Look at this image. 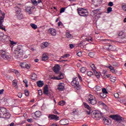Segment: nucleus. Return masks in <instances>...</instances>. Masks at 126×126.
<instances>
[{
  "label": "nucleus",
  "instance_id": "26",
  "mask_svg": "<svg viewBox=\"0 0 126 126\" xmlns=\"http://www.w3.org/2000/svg\"><path fill=\"white\" fill-rule=\"evenodd\" d=\"M48 59H49V57H48V56H47L46 54H43L42 58V61H47V60H48Z\"/></svg>",
  "mask_w": 126,
  "mask_h": 126
},
{
  "label": "nucleus",
  "instance_id": "9",
  "mask_svg": "<svg viewBox=\"0 0 126 126\" xmlns=\"http://www.w3.org/2000/svg\"><path fill=\"white\" fill-rule=\"evenodd\" d=\"M2 16H1L0 17V29H2V30H5V28L1 26L2 22H3V21L4 20L5 14L4 13H2Z\"/></svg>",
  "mask_w": 126,
  "mask_h": 126
},
{
  "label": "nucleus",
  "instance_id": "54",
  "mask_svg": "<svg viewBox=\"0 0 126 126\" xmlns=\"http://www.w3.org/2000/svg\"><path fill=\"white\" fill-rule=\"evenodd\" d=\"M18 97H19V98H21L22 97V93H19L18 94Z\"/></svg>",
  "mask_w": 126,
  "mask_h": 126
},
{
  "label": "nucleus",
  "instance_id": "1",
  "mask_svg": "<svg viewBox=\"0 0 126 126\" xmlns=\"http://www.w3.org/2000/svg\"><path fill=\"white\" fill-rule=\"evenodd\" d=\"M10 116V113L6 112V108L0 107V118L2 119H9Z\"/></svg>",
  "mask_w": 126,
  "mask_h": 126
},
{
  "label": "nucleus",
  "instance_id": "60",
  "mask_svg": "<svg viewBox=\"0 0 126 126\" xmlns=\"http://www.w3.org/2000/svg\"><path fill=\"white\" fill-rule=\"evenodd\" d=\"M38 94L39 95V96H41V95H42V90H38Z\"/></svg>",
  "mask_w": 126,
  "mask_h": 126
},
{
  "label": "nucleus",
  "instance_id": "12",
  "mask_svg": "<svg viewBox=\"0 0 126 126\" xmlns=\"http://www.w3.org/2000/svg\"><path fill=\"white\" fill-rule=\"evenodd\" d=\"M48 118L50 119V120H54L55 121H59V119H60L59 116L55 115H49Z\"/></svg>",
  "mask_w": 126,
  "mask_h": 126
},
{
  "label": "nucleus",
  "instance_id": "19",
  "mask_svg": "<svg viewBox=\"0 0 126 126\" xmlns=\"http://www.w3.org/2000/svg\"><path fill=\"white\" fill-rule=\"evenodd\" d=\"M25 10L28 13H29V14H31V13H32V8L30 6L26 7Z\"/></svg>",
  "mask_w": 126,
  "mask_h": 126
},
{
  "label": "nucleus",
  "instance_id": "39",
  "mask_svg": "<svg viewBox=\"0 0 126 126\" xmlns=\"http://www.w3.org/2000/svg\"><path fill=\"white\" fill-rule=\"evenodd\" d=\"M95 55V54L93 52H90L89 53V56L90 57V58H93L94 56Z\"/></svg>",
  "mask_w": 126,
  "mask_h": 126
},
{
  "label": "nucleus",
  "instance_id": "31",
  "mask_svg": "<svg viewBox=\"0 0 126 126\" xmlns=\"http://www.w3.org/2000/svg\"><path fill=\"white\" fill-rule=\"evenodd\" d=\"M94 89L96 91V92H98V91H101V90H102V88H101V87L99 86H97L94 88Z\"/></svg>",
  "mask_w": 126,
  "mask_h": 126
},
{
  "label": "nucleus",
  "instance_id": "18",
  "mask_svg": "<svg viewBox=\"0 0 126 126\" xmlns=\"http://www.w3.org/2000/svg\"><path fill=\"white\" fill-rule=\"evenodd\" d=\"M118 36L121 39H125L126 38V33L124 32H120L118 33Z\"/></svg>",
  "mask_w": 126,
  "mask_h": 126
},
{
  "label": "nucleus",
  "instance_id": "17",
  "mask_svg": "<svg viewBox=\"0 0 126 126\" xmlns=\"http://www.w3.org/2000/svg\"><path fill=\"white\" fill-rule=\"evenodd\" d=\"M49 33H51L52 36H56L57 34V31L54 29H50L48 30Z\"/></svg>",
  "mask_w": 126,
  "mask_h": 126
},
{
  "label": "nucleus",
  "instance_id": "40",
  "mask_svg": "<svg viewBox=\"0 0 126 126\" xmlns=\"http://www.w3.org/2000/svg\"><path fill=\"white\" fill-rule=\"evenodd\" d=\"M102 93H104L105 94H108V92H107V90H106V88H103L102 90Z\"/></svg>",
  "mask_w": 126,
  "mask_h": 126
},
{
  "label": "nucleus",
  "instance_id": "6",
  "mask_svg": "<svg viewBox=\"0 0 126 126\" xmlns=\"http://www.w3.org/2000/svg\"><path fill=\"white\" fill-rule=\"evenodd\" d=\"M15 8L17 9V10L16 11V17L20 20L23 19V14L21 13V9L18 7H16Z\"/></svg>",
  "mask_w": 126,
  "mask_h": 126
},
{
  "label": "nucleus",
  "instance_id": "42",
  "mask_svg": "<svg viewBox=\"0 0 126 126\" xmlns=\"http://www.w3.org/2000/svg\"><path fill=\"white\" fill-rule=\"evenodd\" d=\"M112 11V7H109L107 8V13H110Z\"/></svg>",
  "mask_w": 126,
  "mask_h": 126
},
{
  "label": "nucleus",
  "instance_id": "14",
  "mask_svg": "<svg viewBox=\"0 0 126 126\" xmlns=\"http://www.w3.org/2000/svg\"><path fill=\"white\" fill-rule=\"evenodd\" d=\"M41 115L42 114L39 111H37L34 113V116L33 117V119L34 120H37V118H40Z\"/></svg>",
  "mask_w": 126,
  "mask_h": 126
},
{
  "label": "nucleus",
  "instance_id": "2",
  "mask_svg": "<svg viewBox=\"0 0 126 126\" xmlns=\"http://www.w3.org/2000/svg\"><path fill=\"white\" fill-rule=\"evenodd\" d=\"M86 99L87 102H88L89 104H91V105H96V104H97L96 97L92 94H88L86 97Z\"/></svg>",
  "mask_w": 126,
  "mask_h": 126
},
{
  "label": "nucleus",
  "instance_id": "49",
  "mask_svg": "<svg viewBox=\"0 0 126 126\" xmlns=\"http://www.w3.org/2000/svg\"><path fill=\"white\" fill-rule=\"evenodd\" d=\"M3 36V33L0 32V40H2V37Z\"/></svg>",
  "mask_w": 126,
  "mask_h": 126
},
{
  "label": "nucleus",
  "instance_id": "59",
  "mask_svg": "<svg viewBox=\"0 0 126 126\" xmlns=\"http://www.w3.org/2000/svg\"><path fill=\"white\" fill-rule=\"evenodd\" d=\"M54 114H55L56 115H59V113L56 109H55L53 111Z\"/></svg>",
  "mask_w": 126,
  "mask_h": 126
},
{
  "label": "nucleus",
  "instance_id": "7",
  "mask_svg": "<svg viewBox=\"0 0 126 126\" xmlns=\"http://www.w3.org/2000/svg\"><path fill=\"white\" fill-rule=\"evenodd\" d=\"M0 53L2 59L4 60H10V57H9V55H8V53L6 52V51L1 50H0Z\"/></svg>",
  "mask_w": 126,
  "mask_h": 126
},
{
  "label": "nucleus",
  "instance_id": "5",
  "mask_svg": "<svg viewBox=\"0 0 126 126\" xmlns=\"http://www.w3.org/2000/svg\"><path fill=\"white\" fill-rule=\"evenodd\" d=\"M92 117L95 120H100L102 117V114L99 111H94L92 113Z\"/></svg>",
  "mask_w": 126,
  "mask_h": 126
},
{
  "label": "nucleus",
  "instance_id": "37",
  "mask_svg": "<svg viewBox=\"0 0 126 126\" xmlns=\"http://www.w3.org/2000/svg\"><path fill=\"white\" fill-rule=\"evenodd\" d=\"M100 96H101L102 98H106V97H107V94L101 93L100 94Z\"/></svg>",
  "mask_w": 126,
  "mask_h": 126
},
{
  "label": "nucleus",
  "instance_id": "52",
  "mask_svg": "<svg viewBox=\"0 0 126 126\" xmlns=\"http://www.w3.org/2000/svg\"><path fill=\"white\" fill-rule=\"evenodd\" d=\"M65 10V8H62L60 10V13H63V12Z\"/></svg>",
  "mask_w": 126,
  "mask_h": 126
},
{
  "label": "nucleus",
  "instance_id": "36",
  "mask_svg": "<svg viewBox=\"0 0 126 126\" xmlns=\"http://www.w3.org/2000/svg\"><path fill=\"white\" fill-rule=\"evenodd\" d=\"M116 80H117V78L116 77H110V81H112V82H115Z\"/></svg>",
  "mask_w": 126,
  "mask_h": 126
},
{
  "label": "nucleus",
  "instance_id": "32",
  "mask_svg": "<svg viewBox=\"0 0 126 126\" xmlns=\"http://www.w3.org/2000/svg\"><path fill=\"white\" fill-rule=\"evenodd\" d=\"M94 72L96 77H97L98 79L100 78V74H99V73H98L96 70H94Z\"/></svg>",
  "mask_w": 126,
  "mask_h": 126
},
{
  "label": "nucleus",
  "instance_id": "30",
  "mask_svg": "<svg viewBox=\"0 0 126 126\" xmlns=\"http://www.w3.org/2000/svg\"><path fill=\"white\" fill-rule=\"evenodd\" d=\"M86 70H87V68L85 67H81L80 69V71L82 73H85V72H86Z\"/></svg>",
  "mask_w": 126,
  "mask_h": 126
},
{
  "label": "nucleus",
  "instance_id": "51",
  "mask_svg": "<svg viewBox=\"0 0 126 126\" xmlns=\"http://www.w3.org/2000/svg\"><path fill=\"white\" fill-rule=\"evenodd\" d=\"M77 56H78V57H81V56H82V53H81V52H79L77 53Z\"/></svg>",
  "mask_w": 126,
  "mask_h": 126
},
{
  "label": "nucleus",
  "instance_id": "13",
  "mask_svg": "<svg viewBox=\"0 0 126 126\" xmlns=\"http://www.w3.org/2000/svg\"><path fill=\"white\" fill-rule=\"evenodd\" d=\"M60 124L62 126H66V125H68V120L67 119H63L60 121Z\"/></svg>",
  "mask_w": 126,
  "mask_h": 126
},
{
  "label": "nucleus",
  "instance_id": "16",
  "mask_svg": "<svg viewBox=\"0 0 126 126\" xmlns=\"http://www.w3.org/2000/svg\"><path fill=\"white\" fill-rule=\"evenodd\" d=\"M60 65L57 64L53 67V69L55 73H58V72L60 71Z\"/></svg>",
  "mask_w": 126,
  "mask_h": 126
},
{
  "label": "nucleus",
  "instance_id": "53",
  "mask_svg": "<svg viewBox=\"0 0 126 126\" xmlns=\"http://www.w3.org/2000/svg\"><path fill=\"white\" fill-rule=\"evenodd\" d=\"M111 71L112 72V73H117V72H118V71L114 69H112Z\"/></svg>",
  "mask_w": 126,
  "mask_h": 126
},
{
  "label": "nucleus",
  "instance_id": "56",
  "mask_svg": "<svg viewBox=\"0 0 126 126\" xmlns=\"http://www.w3.org/2000/svg\"><path fill=\"white\" fill-rule=\"evenodd\" d=\"M119 94H118V93H116L114 94V97L115 98H119Z\"/></svg>",
  "mask_w": 126,
  "mask_h": 126
},
{
  "label": "nucleus",
  "instance_id": "43",
  "mask_svg": "<svg viewBox=\"0 0 126 126\" xmlns=\"http://www.w3.org/2000/svg\"><path fill=\"white\" fill-rule=\"evenodd\" d=\"M112 65H113V66H118V65H119V64L116 62H113L112 63Z\"/></svg>",
  "mask_w": 126,
  "mask_h": 126
},
{
  "label": "nucleus",
  "instance_id": "20",
  "mask_svg": "<svg viewBox=\"0 0 126 126\" xmlns=\"http://www.w3.org/2000/svg\"><path fill=\"white\" fill-rule=\"evenodd\" d=\"M21 50L20 49H17L16 50H14V54H15V56L16 57H19L20 56V52Z\"/></svg>",
  "mask_w": 126,
  "mask_h": 126
},
{
  "label": "nucleus",
  "instance_id": "25",
  "mask_svg": "<svg viewBox=\"0 0 126 126\" xmlns=\"http://www.w3.org/2000/svg\"><path fill=\"white\" fill-rule=\"evenodd\" d=\"M66 37H67L68 39H72L73 38L72 35H71L69 32H66Z\"/></svg>",
  "mask_w": 126,
  "mask_h": 126
},
{
  "label": "nucleus",
  "instance_id": "28",
  "mask_svg": "<svg viewBox=\"0 0 126 126\" xmlns=\"http://www.w3.org/2000/svg\"><path fill=\"white\" fill-rule=\"evenodd\" d=\"M9 39V37L6 35H4L3 34L2 38L1 39V41H5Z\"/></svg>",
  "mask_w": 126,
  "mask_h": 126
},
{
  "label": "nucleus",
  "instance_id": "23",
  "mask_svg": "<svg viewBox=\"0 0 126 126\" xmlns=\"http://www.w3.org/2000/svg\"><path fill=\"white\" fill-rule=\"evenodd\" d=\"M49 46V43L48 42H43L41 45V49H44L45 48H47V47Z\"/></svg>",
  "mask_w": 126,
  "mask_h": 126
},
{
  "label": "nucleus",
  "instance_id": "61",
  "mask_svg": "<svg viewBox=\"0 0 126 126\" xmlns=\"http://www.w3.org/2000/svg\"><path fill=\"white\" fill-rule=\"evenodd\" d=\"M69 46H70V49H73V48H74V45H73V44H71L69 45Z\"/></svg>",
  "mask_w": 126,
  "mask_h": 126
},
{
  "label": "nucleus",
  "instance_id": "8",
  "mask_svg": "<svg viewBox=\"0 0 126 126\" xmlns=\"http://www.w3.org/2000/svg\"><path fill=\"white\" fill-rule=\"evenodd\" d=\"M110 118L113 120H115L117 122H121V121H123V117L117 115H111Z\"/></svg>",
  "mask_w": 126,
  "mask_h": 126
},
{
  "label": "nucleus",
  "instance_id": "50",
  "mask_svg": "<svg viewBox=\"0 0 126 126\" xmlns=\"http://www.w3.org/2000/svg\"><path fill=\"white\" fill-rule=\"evenodd\" d=\"M113 5H114V3H113V2L110 1L108 3L109 6H113Z\"/></svg>",
  "mask_w": 126,
  "mask_h": 126
},
{
  "label": "nucleus",
  "instance_id": "11",
  "mask_svg": "<svg viewBox=\"0 0 126 126\" xmlns=\"http://www.w3.org/2000/svg\"><path fill=\"white\" fill-rule=\"evenodd\" d=\"M58 90H59V91H63V90H64V83H61L59 84Z\"/></svg>",
  "mask_w": 126,
  "mask_h": 126
},
{
  "label": "nucleus",
  "instance_id": "29",
  "mask_svg": "<svg viewBox=\"0 0 126 126\" xmlns=\"http://www.w3.org/2000/svg\"><path fill=\"white\" fill-rule=\"evenodd\" d=\"M12 83H13V86L14 87H15L16 88H17L18 86H17V81L16 80H14L12 81Z\"/></svg>",
  "mask_w": 126,
  "mask_h": 126
},
{
  "label": "nucleus",
  "instance_id": "24",
  "mask_svg": "<svg viewBox=\"0 0 126 126\" xmlns=\"http://www.w3.org/2000/svg\"><path fill=\"white\" fill-rule=\"evenodd\" d=\"M103 121L105 125H109L110 124V119L108 118H104Z\"/></svg>",
  "mask_w": 126,
  "mask_h": 126
},
{
  "label": "nucleus",
  "instance_id": "48",
  "mask_svg": "<svg viewBox=\"0 0 126 126\" xmlns=\"http://www.w3.org/2000/svg\"><path fill=\"white\" fill-rule=\"evenodd\" d=\"M108 68H109L110 69V71H111L114 69V67L112 66V65H110L109 66H107Z\"/></svg>",
  "mask_w": 126,
  "mask_h": 126
},
{
  "label": "nucleus",
  "instance_id": "22",
  "mask_svg": "<svg viewBox=\"0 0 126 126\" xmlns=\"http://www.w3.org/2000/svg\"><path fill=\"white\" fill-rule=\"evenodd\" d=\"M36 84L38 87H43L44 85V82L43 81H38L37 82Z\"/></svg>",
  "mask_w": 126,
  "mask_h": 126
},
{
  "label": "nucleus",
  "instance_id": "21",
  "mask_svg": "<svg viewBox=\"0 0 126 126\" xmlns=\"http://www.w3.org/2000/svg\"><path fill=\"white\" fill-rule=\"evenodd\" d=\"M63 79V75L62 73L58 76L55 77V80H61Z\"/></svg>",
  "mask_w": 126,
  "mask_h": 126
},
{
  "label": "nucleus",
  "instance_id": "33",
  "mask_svg": "<svg viewBox=\"0 0 126 126\" xmlns=\"http://www.w3.org/2000/svg\"><path fill=\"white\" fill-rule=\"evenodd\" d=\"M84 105L85 106V108H86V109L89 110V111H90L91 110V107H90V106L88 105L87 103H84Z\"/></svg>",
  "mask_w": 126,
  "mask_h": 126
},
{
  "label": "nucleus",
  "instance_id": "3",
  "mask_svg": "<svg viewBox=\"0 0 126 126\" xmlns=\"http://www.w3.org/2000/svg\"><path fill=\"white\" fill-rule=\"evenodd\" d=\"M78 13L80 15V16H84V17H87L88 16V11L87 9L82 8H79L77 9Z\"/></svg>",
  "mask_w": 126,
  "mask_h": 126
},
{
  "label": "nucleus",
  "instance_id": "10",
  "mask_svg": "<svg viewBox=\"0 0 126 126\" xmlns=\"http://www.w3.org/2000/svg\"><path fill=\"white\" fill-rule=\"evenodd\" d=\"M20 66L22 67V68H27L29 69L31 66L29 64H27L26 62H23L20 64Z\"/></svg>",
  "mask_w": 126,
  "mask_h": 126
},
{
  "label": "nucleus",
  "instance_id": "46",
  "mask_svg": "<svg viewBox=\"0 0 126 126\" xmlns=\"http://www.w3.org/2000/svg\"><path fill=\"white\" fill-rule=\"evenodd\" d=\"M26 96H29V91L28 90H26L25 92Z\"/></svg>",
  "mask_w": 126,
  "mask_h": 126
},
{
  "label": "nucleus",
  "instance_id": "64",
  "mask_svg": "<svg viewBox=\"0 0 126 126\" xmlns=\"http://www.w3.org/2000/svg\"><path fill=\"white\" fill-rule=\"evenodd\" d=\"M15 126V124H14V123H11L9 125V126Z\"/></svg>",
  "mask_w": 126,
  "mask_h": 126
},
{
  "label": "nucleus",
  "instance_id": "55",
  "mask_svg": "<svg viewBox=\"0 0 126 126\" xmlns=\"http://www.w3.org/2000/svg\"><path fill=\"white\" fill-rule=\"evenodd\" d=\"M78 77L81 81H82V78L81 77V76H80V75H79V74H78Z\"/></svg>",
  "mask_w": 126,
  "mask_h": 126
},
{
  "label": "nucleus",
  "instance_id": "57",
  "mask_svg": "<svg viewBox=\"0 0 126 126\" xmlns=\"http://www.w3.org/2000/svg\"><path fill=\"white\" fill-rule=\"evenodd\" d=\"M32 121H33V119H32V118L27 119V122H28L29 123H32Z\"/></svg>",
  "mask_w": 126,
  "mask_h": 126
},
{
  "label": "nucleus",
  "instance_id": "63",
  "mask_svg": "<svg viewBox=\"0 0 126 126\" xmlns=\"http://www.w3.org/2000/svg\"><path fill=\"white\" fill-rule=\"evenodd\" d=\"M99 9L94 10V13H96L97 12V11H99Z\"/></svg>",
  "mask_w": 126,
  "mask_h": 126
},
{
  "label": "nucleus",
  "instance_id": "47",
  "mask_svg": "<svg viewBox=\"0 0 126 126\" xmlns=\"http://www.w3.org/2000/svg\"><path fill=\"white\" fill-rule=\"evenodd\" d=\"M122 9L123 10H124V11L126 12V4L122 5Z\"/></svg>",
  "mask_w": 126,
  "mask_h": 126
},
{
  "label": "nucleus",
  "instance_id": "62",
  "mask_svg": "<svg viewBox=\"0 0 126 126\" xmlns=\"http://www.w3.org/2000/svg\"><path fill=\"white\" fill-rule=\"evenodd\" d=\"M33 4H34V5H37V1L36 0H34L33 2H32Z\"/></svg>",
  "mask_w": 126,
  "mask_h": 126
},
{
  "label": "nucleus",
  "instance_id": "38",
  "mask_svg": "<svg viewBox=\"0 0 126 126\" xmlns=\"http://www.w3.org/2000/svg\"><path fill=\"white\" fill-rule=\"evenodd\" d=\"M31 26L33 28V29H37V28H38L37 25L34 24H31Z\"/></svg>",
  "mask_w": 126,
  "mask_h": 126
},
{
  "label": "nucleus",
  "instance_id": "58",
  "mask_svg": "<svg viewBox=\"0 0 126 126\" xmlns=\"http://www.w3.org/2000/svg\"><path fill=\"white\" fill-rule=\"evenodd\" d=\"M10 42L11 45H16V43H15L13 41L11 40Z\"/></svg>",
  "mask_w": 126,
  "mask_h": 126
},
{
  "label": "nucleus",
  "instance_id": "34",
  "mask_svg": "<svg viewBox=\"0 0 126 126\" xmlns=\"http://www.w3.org/2000/svg\"><path fill=\"white\" fill-rule=\"evenodd\" d=\"M32 80H37V75L36 74H33L32 75Z\"/></svg>",
  "mask_w": 126,
  "mask_h": 126
},
{
  "label": "nucleus",
  "instance_id": "27",
  "mask_svg": "<svg viewBox=\"0 0 126 126\" xmlns=\"http://www.w3.org/2000/svg\"><path fill=\"white\" fill-rule=\"evenodd\" d=\"M108 50H110V51H115L116 50V47L112 46V45L109 44L108 45Z\"/></svg>",
  "mask_w": 126,
  "mask_h": 126
},
{
  "label": "nucleus",
  "instance_id": "45",
  "mask_svg": "<svg viewBox=\"0 0 126 126\" xmlns=\"http://www.w3.org/2000/svg\"><path fill=\"white\" fill-rule=\"evenodd\" d=\"M92 1L93 3H94V4H97L98 3V0H92Z\"/></svg>",
  "mask_w": 126,
  "mask_h": 126
},
{
  "label": "nucleus",
  "instance_id": "15",
  "mask_svg": "<svg viewBox=\"0 0 126 126\" xmlns=\"http://www.w3.org/2000/svg\"><path fill=\"white\" fill-rule=\"evenodd\" d=\"M43 93L46 96L49 95V88L48 87V85H46L43 89Z\"/></svg>",
  "mask_w": 126,
  "mask_h": 126
},
{
  "label": "nucleus",
  "instance_id": "4",
  "mask_svg": "<svg viewBox=\"0 0 126 126\" xmlns=\"http://www.w3.org/2000/svg\"><path fill=\"white\" fill-rule=\"evenodd\" d=\"M71 84L73 86L74 88L79 90L80 89V85H79V82L77 80V77H75L73 78L72 81L71 82Z\"/></svg>",
  "mask_w": 126,
  "mask_h": 126
},
{
  "label": "nucleus",
  "instance_id": "35",
  "mask_svg": "<svg viewBox=\"0 0 126 126\" xmlns=\"http://www.w3.org/2000/svg\"><path fill=\"white\" fill-rule=\"evenodd\" d=\"M58 104L60 106H64V105H65V101L62 100L60 101Z\"/></svg>",
  "mask_w": 126,
  "mask_h": 126
},
{
  "label": "nucleus",
  "instance_id": "41",
  "mask_svg": "<svg viewBox=\"0 0 126 126\" xmlns=\"http://www.w3.org/2000/svg\"><path fill=\"white\" fill-rule=\"evenodd\" d=\"M91 67L92 68V69L93 70V71H94V70H96L95 69H96V67H95V65L94 64H92L91 65Z\"/></svg>",
  "mask_w": 126,
  "mask_h": 126
},
{
  "label": "nucleus",
  "instance_id": "44",
  "mask_svg": "<svg viewBox=\"0 0 126 126\" xmlns=\"http://www.w3.org/2000/svg\"><path fill=\"white\" fill-rule=\"evenodd\" d=\"M93 74V72H92V71H88L87 72V75L88 76H92Z\"/></svg>",
  "mask_w": 126,
  "mask_h": 126
}]
</instances>
